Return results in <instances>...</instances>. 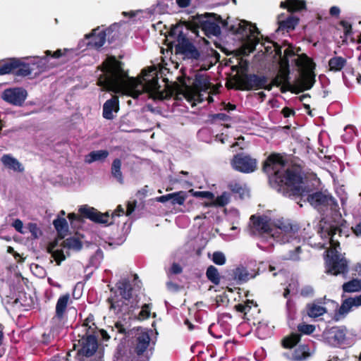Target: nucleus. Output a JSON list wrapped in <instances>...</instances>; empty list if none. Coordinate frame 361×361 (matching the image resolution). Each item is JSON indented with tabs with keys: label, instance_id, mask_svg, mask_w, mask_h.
Wrapping results in <instances>:
<instances>
[{
	"label": "nucleus",
	"instance_id": "obj_1",
	"mask_svg": "<svg viewBox=\"0 0 361 361\" xmlns=\"http://www.w3.org/2000/svg\"><path fill=\"white\" fill-rule=\"evenodd\" d=\"M286 153L271 152L262 163V171L268 176L270 186L288 197H307V201L319 213L336 211V199L325 190H316L304 183L302 169L298 165L286 166L289 161Z\"/></svg>",
	"mask_w": 361,
	"mask_h": 361
},
{
	"label": "nucleus",
	"instance_id": "obj_2",
	"mask_svg": "<svg viewBox=\"0 0 361 361\" xmlns=\"http://www.w3.org/2000/svg\"><path fill=\"white\" fill-rule=\"evenodd\" d=\"M345 223L343 219L337 224L325 221L320 228L321 236L329 238L331 246L330 255H327L325 260L326 272L334 276L341 275L344 278L349 270L348 261L337 248L340 246L338 237L347 236L344 231L346 228Z\"/></svg>",
	"mask_w": 361,
	"mask_h": 361
},
{
	"label": "nucleus",
	"instance_id": "obj_3",
	"mask_svg": "<svg viewBox=\"0 0 361 361\" xmlns=\"http://www.w3.org/2000/svg\"><path fill=\"white\" fill-rule=\"evenodd\" d=\"M151 338L147 331L135 334L130 345H119L114 354V361H149L152 350Z\"/></svg>",
	"mask_w": 361,
	"mask_h": 361
},
{
	"label": "nucleus",
	"instance_id": "obj_4",
	"mask_svg": "<svg viewBox=\"0 0 361 361\" xmlns=\"http://www.w3.org/2000/svg\"><path fill=\"white\" fill-rule=\"evenodd\" d=\"M100 69L102 74L97 80V85L106 91H116L129 78L128 73L123 69V63L114 56H108L102 62Z\"/></svg>",
	"mask_w": 361,
	"mask_h": 361
},
{
	"label": "nucleus",
	"instance_id": "obj_5",
	"mask_svg": "<svg viewBox=\"0 0 361 361\" xmlns=\"http://www.w3.org/2000/svg\"><path fill=\"white\" fill-rule=\"evenodd\" d=\"M294 63L300 69V77L294 84L295 89L293 93L298 94L310 90L316 82L315 63L306 54L300 55L294 60Z\"/></svg>",
	"mask_w": 361,
	"mask_h": 361
},
{
	"label": "nucleus",
	"instance_id": "obj_6",
	"mask_svg": "<svg viewBox=\"0 0 361 361\" xmlns=\"http://www.w3.org/2000/svg\"><path fill=\"white\" fill-rule=\"evenodd\" d=\"M228 32L234 35L239 34L247 37L244 43V48L249 53L254 51L256 46L260 42L259 37L260 31L255 24L246 20H236L233 23L230 24Z\"/></svg>",
	"mask_w": 361,
	"mask_h": 361
},
{
	"label": "nucleus",
	"instance_id": "obj_7",
	"mask_svg": "<svg viewBox=\"0 0 361 361\" xmlns=\"http://www.w3.org/2000/svg\"><path fill=\"white\" fill-rule=\"evenodd\" d=\"M169 36L176 38L177 44L175 45L176 54L183 56L184 59L198 60L200 57V52L194 45V44L183 33L182 26L179 25H173L170 31Z\"/></svg>",
	"mask_w": 361,
	"mask_h": 361
},
{
	"label": "nucleus",
	"instance_id": "obj_8",
	"mask_svg": "<svg viewBox=\"0 0 361 361\" xmlns=\"http://www.w3.org/2000/svg\"><path fill=\"white\" fill-rule=\"evenodd\" d=\"M238 312L243 314V319L247 320L251 324L256 326V332L258 337L264 339L269 334V327L259 318L255 317V313H259L260 310L257 304L253 300H247L243 303H238L234 306Z\"/></svg>",
	"mask_w": 361,
	"mask_h": 361
},
{
	"label": "nucleus",
	"instance_id": "obj_9",
	"mask_svg": "<svg viewBox=\"0 0 361 361\" xmlns=\"http://www.w3.org/2000/svg\"><path fill=\"white\" fill-rule=\"evenodd\" d=\"M197 14L192 16V20L186 23L187 28L191 30L193 32H197L198 29H202L205 35L210 37L211 36H219L221 35V27L214 20L211 16Z\"/></svg>",
	"mask_w": 361,
	"mask_h": 361
},
{
	"label": "nucleus",
	"instance_id": "obj_10",
	"mask_svg": "<svg viewBox=\"0 0 361 361\" xmlns=\"http://www.w3.org/2000/svg\"><path fill=\"white\" fill-rule=\"evenodd\" d=\"M145 80L143 86L144 90L149 94L150 98L154 100L169 99L173 96V90H169L168 86L164 90H161L157 75L153 76L151 79Z\"/></svg>",
	"mask_w": 361,
	"mask_h": 361
},
{
	"label": "nucleus",
	"instance_id": "obj_11",
	"mask_svg": "<svg viewBox=\"0 0 361 361\" xmlns=\"http://www.w3.org/2000/svg\"><path fill=\"white\" fill-rule=\"evenodd\" d=\"M231 164L235 171L249 173L257 169V161L248 154L238 153L233 156Z\"/></svg>",
	"mask_w": 361,
	"mask_h": 361
},
{
	"label": "nucleus",
	"instance_id": "obj_12",
	"mask_svg": "<svg viewBox=\"0 0 361 361\" xmlns=\"http://www.w3.org/2000/svg\"><path fill=\"white\" fill-rule=\"evenodd\" d=\"M78 212L82 216V219H87L96 224L105 225H111L113 224V221L109 223V212L102 213L97 209L87 204L80 206L78 209Z\"/></svg>",
	"mask_w": 361,
	"mask_h": 361
},
{
	"label": "nucleus",
	"instance_id": "obj_13",
	"mask_svg": "<svg viewBox=\"0 0 361 361\" xmlns=\"http://www.w3.org/2000/svg\"><path fill=\"white\" fill-rule=\"evenodd\" d=\"M111 293H114V295L107 299V302L110 305V309L113 310L115 314H129L132 311V305H129L130 299H124L122 297L118 298L116 294V291L114 288L110 289Z\"/></svg>",
	"mask_w": 361,
	"mask_h": 361
},
{
	"label": "nucleus",
	"instance_id": "obj_14",
	"mask_svg": "<svg viewBox=\"0 0 361 361\" xmlns=\"http://www.w3.org/2000/svg\"><path fill=\"white\" fill-rule=\"evenodd\" d=\"M1 97L11 104L21 106L27 97V91L21 87L6 89Z\"/></svg>",
	"mask_w": 361,
	"mask_h": 361
},
{
	"label": "nucleus",
	"instance_id": "obj_15",
	"mask_svg": "<svg viewBox=\"0 0 361 361\" xmlns=\"http://www.w3.org/2000/svg\"><path fill=\"white\" fill-rule=\"evenodd\" d=\"M267 82L268 78L265 75H259L255 73L244 75L241 80L243 87H240V89L246 91L260 90L263 85Z\"/></svg>",
	"mask_w": 361,
	"mask_h": 361
},
{
	"label": "nucleus",
	"instance_id": "obj_16",
	"mask_svg": "<svg viewBox=\"0 0 361 361\" xmlns=\"http://www.w3.org/2000/svg\"><path fill=\"white\" fill-rule=\"evenodd\" d=\"M80 344V349L78 350V354L90 357L92 356L98 348L97 338L94 335H85L82 336L79 341Z\"/></svg>",
	"mask_w": 361,
	"mask_h": 361
},
{
	"label": "nucleus",
	"instance_id": "obj_17",
	"mask_svg": "<svg viewBox=\"0 0 361 361\" xmlns=\"http://www.w3.org/2000/svg\"><path fill=\"white\" fill-rule=\"evenodd\" d=\"M18 68L15 69L16 76L30 77V78L39 75L42 70L37 63H27L18 59Z\"/></svg>",
	"mask_w": 361,
	"mask_h": 361
},
{
	"label": "nucleus",
	"instance_id": "obj_18",
	"mask_svg": "<svg viewBox=\"0 0 361 361\" xmlns=\"http://www.w3.org/2000/svg\"><path fill=\"white\" fill-rule=\"evenodd\" d=\"M279 65L280 69L277 75L283 83L280 90L282 93H285L286 92H290L293 93L295 87L294 86V84L293 85L290 82V65H288L286 61H283V64Z\"/></svg>",
	"mask_w": 361,
	"mask_h": 361
},
{
	"label": "nucleus",
	"instance_id": "obj_19",
	"mask_svg": "<svg viewBox=\"0 0 361 361\" xmlns=\"http://www.w3.org/2000/svg\"><path fill=\"white\" fill-rule=\"evenodd\" d=\"M85 37L88 39L87 47L95 49H100L106 42L105 32L99 26L93 29L91 33L85 35Z\"/></svg>",
	"mask_w": 361,
	"mask_h": 361
},
{
	"label": "nucleus",
	"instance_id": "obj_20",
	"mask_svg": "<svg viewBox=\"0 0 361 361\" xmlns=\"http://www.w3.org/2000/svg\"><path fill=\"white\" fill-rule=\"evenodd\" d=\"M250 221L252 222L253 227L260 233H270L272 231L271 227L270 219L267 216L252 215Z\"/></svg>",
	"mask_w": 361,
	"mask_h": 361
},
{
	"label": "nucleus",
	"instance_id": "obj_21",
	"mask_svg": "<svg viewBox=\"0 0 361 361\" xmlns=\"http://www.w3.org/2000/svg\"><path fill=\"white\" fill-rule=\"evenodd\" d=\"M71 301V296L68 293L61 295L59 298L56 305L55 316L54 319L60 322L64 319L68 305Z\"/></svg>",
	"mask_w": 361,
	"mask_h": 361
},
{
	"label": "nucleus",
	"instance_id": "obj_22",
	"mask_svg": "<svg viewBox=\"0 0 361 361\" xmlns=\"http://www.w3.org/2000/svg\"><path fill=\"white\" fill-rule=\"evenodd\" d=\"M119 110V100L117 96H113L106 100L103 105V117L107 120H112L114 116L113 112H118Z\"/></svg>",
	"mask_w": 361,
	"mask_h": 361
},
{
	"label": "nucleus",
	"instance_id": "obj_23",
	"mask_svg": "<svg viewBox=\"0 0 361 361\" xmlns=\"http://www.w3.org/2000/svg\"><path fill=\"white\" fill-rule=\"evenodd\" d=\"M283 15L278 16V24L279 27L277 31L287 32H289L295 30V27L298 25L300 18L297 16L290 15L288 16L285 20H281V18Z\"/></svg>",
	"mask_w": 361,
	"mask_h": 361
},
{
	"label": "nucleus",
	"instance_id": "obj_24",
	"mask_svg": "<svg viewBox=\"0 0 361 361\" xmlns=\"http://www.w3.org/2000/svg\"><path fill=\"white\" fill-rule=\"evenodd\" d=\"M280 8L293 13L307 10V4L305 0H285L280 3Z\"/></svg>",
	"mask_w": 361,
	"mask_h": 361
},
{
	"label": "nucleus",
	"instance_id": "obj_25",
	"mask_svg": "<svg viewBox=\"0 0 361 361\" xmlns=\"http://www.w3.org/2000/svg\"><path fill=\"white\" fill-rule=\"evenodd\" d=\"M58 240H55L49 243L47 247V252L51 254V257L54 258L56 264L59 266L63 261L66 259V255H64L63 250L60 248L58 249Z\"/></svg>",
	"mask_w": 361,
	"mask_h": 361
},
{
	"label": "nucleus",
	"instance_id": "obj_26",
	"mask_svg": "<svg viewBox=\"0 0 361 361\" xmlns=\"http://www.w3.org/2000/svg\"><path fill=\"white\" fill-rule=\"evenodd\" d=\"M310 355V348L308 344H298L291 354V359L293 361H303Z\"/></svg>",
	"mask_w": 361,
	"mask_h": 361
},
{
	"label": "nucleus",
	"instance_id": "obj_27",
	"mask_svg": "<svg viewBox=\"0 0 361 361\" xmlns=\"http://www.w3.org/2000/svg\"><path fill=\"white\" fill-rule=\"evenodd\" d=\"M18 59L9 58L0 61V75L6 74L15 75V69L18 68Z\"/></svg>",
	"mask_w": 361,
	"mask_h": 361
},
{
	"label": "nucleus",
	"instance_id": "obj_28",
	"mask_svg": "<svg viewBox=\"0 0 361 361\" xmlns=\"http://www.w3.org/2000/svg\"><path fill=\"white\" fill-rule=\"evenodd\" d=\"M116 287L121 297L124 299H131L133 289L128 279L120 280L116 283Z\"/></svg>",
	"mask_w": 361,
	"mask_h": 361
},
{
	"label": "nucleus",
	"instance_id": "obj_29",
	"mask_svg": "<svg viewBox=\"0 0 361 361\" xmlns=\"http://www.w3.org/2000/svg\"><path fill=\"white\" fill-rule=\"evenodd\" d=\"M347 330L343 326H334L329 331V338L331 339L335 344H342L346 338Z\"/></svg>",
	"mask_w": 361,
	"mask_h": 361
},
{
	"label": "nucleus",
	"instance_id": "obj_30",
	"mask_svg": "<svg viewBox=\"0 0 361 361\" xmlns=\"http://www.w3.org/2000/svg\"><path fill=\"white\" fill-rule=\"evenodd\" d=\"M361 306V294L354 298H348L344 300L339 307L338 313L343 314L348 313L353 307Z\"/></svg>",
	"mask_w": 361,
	"mask_h": 361
},
{
	"label": "nucleus",
	"instance_id": "obj_31",
	"mask_svg": "<svg viewBox=\"0 0 361 361\" xmlns=\"http://www.w3.org/2000/svg\"><path fill=\"white\" fill-rule=\"evenodd\" d=\"M186 79L190 82L191 78L190 77H186L185 74L178 76L177 80L178 81V82H175L171 85V86H168V90H173V94L175 92L180 94L182 93L183 89L186 90H190V87L189 85L187 84Z\"/></svg>",
	"mask_w": 361,
	"mask_h": 361
},
{
	"label": "nucleus",
	"instance_id": "obj_32",
	"mask_svg": "<svg viewBox=\"0 0 361 361\" xmlns=\"http://www.w3.org/2000/svg\"><path fill=\"white\" fill-rule=\"evenodd\" d=\"M53 225L57 231L58 237L61 239L64 238L68 232V225L66 219L58 216L57 219L54 220Z\"/></svg>",
	"mask_w": 361,
	"mask_h": 361
},
{
	"label": "nucleus",
	"instance_id": "obj_33",
	"mask_svg": "<svg viewBox=\"0 0 361 361\" xmlns=\"http://www.w3.org/2000/svg\"><path fill=\"white\" fill-rule=\"evenodd\" d=\"M3 164L8 169L14 171L23 172L24 168L22 164L15 158L9 154H4L1 159Z\"/></svg>",
	"mask_w": 361,
	"mask_h": 361
},
{
	"label": "nucleus",
	"instance_id": "obj_34",
	"mask_svg": "<svg viewBox=\"0 0 361 361\" xmlns=\"http://www.w3.org/2000/svg\"><path fill=\"white\" fill-rule=\"evenodd\" d=\"M300 341L299 335L295 332H292L281 339V345L285 349H293L299 344Z\"/></svg>",
	"mask_w": 361,
	"mask_h": 361
},
{
	"label": "nucleus",
	"instance_id": "obj_35",
	"mask_svg": "<svg viewBox=\"0 0 361 361\" xmlns=\"http://www.w3.org/2000/svg\"><path fill=\"white\" fill-rule=\"evenodd\" d=\"M228 188L231 191L235 198H239L243 200L245 196L247 194V191L245 186L241 183L237 182H231L228 185Z\"/></svg>",
	"mask_w": 361,
	"mask_h": 361
},
{
	"label": "nucleus",
	"instance_id": "obj_36",
	"mask_svg": "<svg viewBox=\"0 0 361 361\" xmlns=\"http://www.w3.org/2000/svg\"><path fill=\"white\" fill-rule=\"evenodd\" d=\"M119 25L116 23L111 25L106 29H102V31L105 32V39L108 41L109 44L114 43L116 40L119 38Z\"/></svg>",
	"mask_w": 361,
	"mask_h": 361
},
{
	"label": "nucleus",
	"instance_id": "obj_37",
	"mask_svg": "<svg viewBox=\"0 0 361 361\" xmlns=\"http://www.w3.org/2000/svg\"><path fill=\"white\" fill-rule=\"evenodd\" d=\"M109 153L106 149L92 151L85 157V162L91 164L94 161H104L109 156Z\"/></svg>",
	"mask_w": 361,
	"mask_h": 361
},
{
	"label": "nucleus",
	"instance_id": "obj_38",
	"mask_svg": "<svg viewBox=\"0 0 361 361\" xmlns=\"http://www.w3.org/2000/svg\"><path fill=\"white\" fill-rule=\"evenodd\" d=\"M347 64L346 59L342 56H334L329 60V71L332 72L341 71Z\"/></svg>",
	"mask_w": 361,
	"mask_h": 361
},
{
	"label": "nucleus",
	"instance_id": "obj_39",
	"mask_svg": "<svg viewBox=\"0 0 361 361\" xmlns=\"http://www.w3.org/2000/svg\"><path fill=\"white\" fill-rule=\"evenodd\" d=\"M276 226L286 234L294 235L298 233L299 226L292 224L289 220L279 221Z\"/></svg>",
	"mask_w": 361,
	"mask_h": 361
},
{
	"label": "nucleus",
	"instance_id": "obj_40",
	"mask_svg": "<svg viewBox=\"0 0 361 361\" xmlns=\"http://www.w3.org/2000/svg\"><path fill=\"white\" fill-rule=\"evenodd\" d=\"M307 315L312 318L320 317L326 312L324 307L315 303H309L306 306Z\"/></svg>",
	"mask_w": 361,
	"mask_h": 361
},
{
	"label": "nucleus",
	"instance_id": "obj_41",
	"mask_svg": "<svg viewBox=\"0 0 361 361\" xmlns=\"http://www.w3.org/2000/svg\"><path fill=\"white\" fill-rule=\"evenodd\" d=\"M342 289L344 293L359 292L361 290V280L353 276V279L343 284Z\"/></svg>",
	"mask_w": 361,
	"mask_h": 361
},
{
	"label": "nucleus",
	"instance_id": "obj_42",
	"mask_svg": "<svg viewBox=\"0 0 361 361\" xmlns=\"http://www.w3.org/2000/svg\"><path fill=\"white\" fill-rule=\"evenodd\" d=\"M62 247L75 251H80L82 248V241L76 237H70L65 239L61 245Z\"/></svg>",
	"mask_w": 361,
	"mask_h": 361
},
{
	"label": "nucleus",
	"instance_id": "obj_43",
	"mask_svg": "<svg viewBox=\"0 0 361 361\" xmlns=\"http://www.w3.org/2000/svg\"><path fill=\"white\" fill-rule=\"evenodd\" d=\"M121 160L116 158L114 159L111 167V175L120 183H123V173L121 172Z\"/></svg>",
	"mask_w": 361,
	"mask_h": 361
},
{
	"label": "nucleus",
	"instance_id": "obj_44",
	"mask_svg": "<svg viewBox=\"0 0 361 361\" xmlns=\"http://www.w3.org/2000/svg\"><path fill=\"white\" fill-rule=\"evenodd\" d=\"M206 276L207 279L214 285H219L221 281V276L218 269L213 265L207 267L206 271Z\"/></svg>",
	"mask_w": 361,
	"mask_h": 361
},
{
	"label": "nucleus",
	"instance_id": "obj_45",
	"mask_svg": "<svg viewBox=\"0 0 361 361\" xmlns=\"http://www.w3.org/2000/svg\"><path fill=\"white\" fill-rule=\"evenodd\" d=\"M316 329V326L313 324H309L305 322H302L298 324L297 326V332L298 335H299L300 338L301 339L302 336L303 335H311L314 333Z\"/></svg>",
	"mask_w": 361,
	"mask_h": 361
},
{
	"label": "nucleus",
	"instance_id": "obj_46",
	"mask_svg": "<svg viewBox=\"0 0 361 361\" xmlns=\"http://www.w3.org/2000/svg\"><path fill=\"white\" fill-rule=\"evenodd\" d=\"M232 71L237 72V74L235 75V78L240 81L244 75L250 74L248 73V63L246 61L240 63V66H233Z\"/></svg>",
	"mask_w": 361,
	"mask_h": 361
},
{
	"label": "nucleus",
	"instance_id": "obj_47",
	"mask_svg": "<svg viewBox=\"0 0 361 361\" xmlns=\"http://www.w3.org/2000/svg\"><path fill=\"white\" fill-rule=\"evenodd\" d=\"M171 196L170 202L172 205H183L188 197L187 192L183 190L171 193Z\"/></svg>",
	"mask_w": 361,
	"mask_h": 361
},
{
	"label": "nucleus",
	"instance_id": "obj_48",
	"mask_svg": "<svg viewBox=\"0 0 361 361\" xmlns=\"http://www.w3.org/2000/svg\"><path fill=\"white\" fill-rule=\"evenodd\" d=\"M231 192H224L221 195L217 196L216 198L214 197V207H223L227 205L231 200Z\"/></svg>",
	"mask_w": 361,
	"mask_h": 361
},
{
	"label": "nucleus",
	"instance_id": "obj_49",
	"mask_svg": "<svg viewBox=\"0 0 361 361\" xmlns=\"http://www.w3.org/2000/svg\"><path fill=\"white\" fill-rule=\"evenodd\" d=\"M296 54H298V51H295V47L292 44H288L283 51V56L279 61V64H283V61H286L288 65H290L289 59L296 56Z\"/></svg>",
	"mask_w": 361,
	"mask_h": 361
},
{
	"label": "nucleus",
	"instance_id": "obj_50",
	"mask_svg": "<svg viewBox=\"0 0 361 361\" xmlns=\"http://www.w3.org/2000/svg\"><path fill=\"white\" fill-rule=\"evenodd\" d=\"M207 15L211 16L212 18H214V20L218 23L221 24L223 29L228 32L230 27V18L228 17L226 20H223L221 16L216 13H207Z\"/></svg>",
	"mask_w": 361,
	"mask_h": 361
},
{
	"label": "nucleus",
	"instance_id": "obj_51",
	"mask_svg": "<svg viewBox=\"0 0 361 361\" xmlns=\"http://www.w3.org/2000/svg\"><path fill=\"white\" fill-rule=\"evenodd\" d=\"M235 278L240 282H246L249 279V274L244 268H237L234 271Z\"/></svg>",
	"mask_w": 361,
	"mask_h": 361
},
{
	"label": "nucleus",
	"instance_id": "obj_52",
	"mask_svg": "<svg viewBox=\"0 0 361 361\" xmlns=\"http://www.w3.org/2000/svg\"><path fill=\"white\" fill-rule=\"evenodd\" d=\"M189 192L192 193V196L195 197L206 198L210 200L214 199V194L210 191H194L193 189H191Z\"/></svg>",
	"mask_w": 361,
	"mask_h": 361
},
{
	"label": "nucleus",
	"instance_id": "obj_53",
	"mask_svg": "<svg viewBox=\"0 0 361 361\" xmlns=\"http://www.w3.org/2000/svg\"><path fill=\"white\" fill-rule=\"evenodd\" d=\"M27 228L31 233L32 238L34 239L38 238L42 234V231L35 223H29Z\"/></svg>",
	"mask_w": 361,
	"mask_h": 361
},
{
	"label": "nucleus",
	"instance_id": "obj_54",
	"mask_svg": "<svg viewBox=\"0 0 361 361\" xmlns=\"http://www.w3.org/2000/svg\"><path fill=\"white\" fill-rule=\"evenodd\" d=\"M226 87L228 90H241L240 87H243L242 82L240 80L235 79V75L232 77V78L226 82Z\"/></svg>",
	"mask_w": 361,
	"mask_h": 361
},
{
	"label": "nucleus",
	"instance_id": "obj_55",
	"mask_svg": "<svg viewBox=\"0 0 361 361\" xmlns=\"http://www.w3.org/2000/svg\"><path fill=\"white\" fill-rule=\"evenodd\" d=\"M302 253V248L300 246L296 247L294 250L288 252L286 259L291 261H299L300 259V255Z\"/></svg>",
	"mask_w": 361,
	"mask_h": 361
},
{
	"label": "nucleus",
	"instance_id": "obj_56",
	"mask_svg": "<svg viewBox=\"0 0 361 361\" xmlns=\"http://www.w3.org/2000/svg\"><path fill=\"white\" fill-rule=\"evenodd\" d=\"M212 261L216 265H224L226 259L223 252L216 251L213 253Z\"/></svg>",
	"mask_w": 361,
	"mask_h": 361
},
{
	"label": "nucleus",
	"instance_id": "obj_57",
	"mask_svg": "<svg viewBox=\"0 0 361 361\" xmlns=\"http://www.w3.org/2000/svg\"><path fill=\"white\" fill-rule=\"evenodd\" d=\"M149 316H150L149 305L147 304H145L142 307V310H140V312L139 313L138 318L140 320H144V319H148L149 317Z\"/></svg>",
	"mask_w": 361,
	"mask_h": 361
},
{
	"label": "nucleus",
	"instance_id": "obj_58",
	"mask_svg": "<svg viewBox=\"0 0 361 361\" xmlns=\"http://www.w3.org/2000/svg\"><path fill=\"white\" fill-rule=\"evenodd\" d=\"M54 334L51 331L49 332H44L42 335L41 342L45 345H48L54 341Z\"/></svg>",
	"mask_w": 361,
	"mask_h": 361
},
{
	"label": "nucleus",
	"instance_id": "obj_59",
	"mask_svg": "<svg viewBox=\"0 0 361 361\" xmlns=\"http://www.w3.org/2000/svg\"><path fill=\"white\" fill-rule=\"evenodd\" d=\"M269 44H273L274 47V51L275 52L274 57H278L279 59V61L281 60V57H283V55H282V47L281 45H279L278 43L273 42V41H267Z\"/></svg>",
	"mask_w": 361,
	"mask_h": 361
},
{
	"label": "nucleus",
	"instance_id": "obj_60",
	"mask_svg": "<svg viewBox=\"0 0 361 361\" xmlns=\"http://www.w3.org/2000/svg\"><path fill=\"white\" fill-rule=\"evenodd\" d=\"M339 24L343 27L344 35L345 37L352 34V25L350 23L345 20H341Z\"/></svg>",
	"mask_w": 361,
	"mask_h": 361
},
{
	"label": "nucleus",
	"instance_id": "obj_61",
	"mask_svg": "<svg viewBox=\"0 0 361 361\" xmlns=\"http://www.w3.org/2000/svg\"><path fill=\"white\" fill-rule=\"evenodd\" d=\"M314 294V289L310 286H306L300 290V295L305 298L312 296Z\"/></svg>",
	"mask_w": 361,
	"mask_h": 361
},
{
	"label": "nucleus",
	"instance_id": "obj_62",
	"mask_svg": "<svg viewBox=\"0 0 361 361\" xmlns=\"http://www.w3.org/2000/svg\"><path fill=\"white\" fill-rule=\"evenodd\" d=\"M65 51H66V49H64L63 51L61 49H59L54 52L49 50H47L45 51V54L47 56H51L52 58L59 59L63 55H64Z\"/></svg>",
	"mask_w": 361,
	"mask_h": 361
},
{
	"label": "nucleus",
	"instance_id": "obj_63",
	"mask_svg": "<svg viewBox=\"0 0 361 361\" xmlns=\"http://www.w3.org/2000/svg\"><path fill=\"white\" fill-rule=\"evenodd\" d=\"M12 226L14 227V228L20 233L24 234L25 231L23 229V221L19 219H16L13 221L12 223Z\"/></svg>",
	"mask_w": 361,
	"mask_h": 361
},
{
	"label": "nucleus",
	"instance_id": "obj_64",
	"mask_svg": "<svg viewBox=\"0 0 361 361\" xmlns=\"http://www.w3.org/2000/svg\"><path fill=\"white\" fill-rule=\"evenodd\" d=\"M137 206V201L134 200L133 201H128L127 203V209L126 212V216H130L135 209Z\"/></svg>",
	"mask_w": 361,
	"mask_h": 361
}]
</instances>
